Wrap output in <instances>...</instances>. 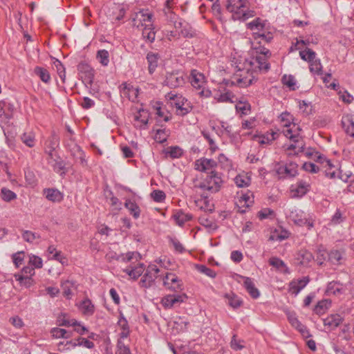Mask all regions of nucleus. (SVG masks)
<instances>
[{
    "label": "nucleus",
    "instance_id": "obj_48",
    "mask_svg": "<svg viewBox=\"0 0 354 354\" xmlns=\"http://www.w3.org/2000/svg\"><path fill=\"white\" fill-rule=\"evenodd\" d=\"M74 286V282L71 281L66 280L65 281H63L61 286L63 291V295L67 298H69L72 295L71 288H73Z\"/></svg>",
    "mask_w": 354,
    "mask_h": 354
},
{
    "label": "nucleus",
    "instance_id": "obj_21",
    "mask_svg": "<svg viewBox=\"0 0 354 354\" xmlns=\"http://www.w3.org/2000/svg\"><path fill=\"white\" fill-rule=\"evenodd\" d=\"M149 118V113L145 109H140L138 113L135 115V124L134 125L140 129H146L148 124Z\"/></svg>",
    "mask_w": 354,
    "mask_h": 354
},
{
    "label": "nucleus",
    "instance_id": "obj_59",
    "mask_svg": "<svg viewBox=\"0 0 354 354\" xmlns=\"http://www.w3.org/2000/svg\"><path fill=\"white\" fill-rule=\"evenodd\" d=\"M151 196L154 201L160 203L165 199L166 195L163 191L156 189L151 192Z\"/></svg>",
    "mask_w": 354,
    "mask_h": 354
},
{
    "label": "nucleus",
    "instance_id": "obj_42",
    "mask_svg": "<svg viewBox=\"0 0 354 354\" xmlns=\"http://www.w3.org/2000/svg\"><path fill=\"white\" fill-rule=\"evenodd\" d=\"M14 277L21 286L26 288H29L34 283V280L32 277L24 276V274H15Z\"/></svg>",
    "mask_w": 354,
    "mask_h": 354
},
{
    "label": "nucleus",
    "instance_id": "obj_6",
    "mask_svg": "<svg viewBox=\"0 0 354 354\" xmlns=\"http://www.w3.org/2000/svg\"><path fill=\"white\" fill-rule=\"evenodd\" d=\"M254 80L252 73H250L249 70L247 71H240L232 77L231 83L239 87L245 88L251 85Z\"/></svg>",
    "mask_w": 354,
    "mask_h": 354
},
{
    "label": "nucleus",
    "instance_id": "obj_26",
    "mask_svg": "<svg viewBox=\"0 0 354 354\" xmlns=\"http://www.w3.org/2000/svg\"><path fill=\"white\" fill-rule=\"evenodd\" d=\"M343 321V318L338 314L330 315L324 319V324L331 329L337 328Z\"/></svg>",
    "mask_w": 354,
    "mask_h": 354
},
{
    "label": "nucleus",
    "instance_id": "obj_46",
    "mask_svg": "<svg viewBox=\"0 0 354 354\" xmlns=\"http://www.w3.org/2000/svg\"><path fill=\"white\" fill-rule=\"evenodd\" d=\"M328 260L335 265L341 264L342 253L338 250H332L328 254Z\"/></svg>",
    "mask_w": 354,
    "mask_h": 354
},
{
    "label": "nucleus",
    "instance_id": "obj_63",
    "mask_svg": "<svg viewBox=\"0 0 354 354\" xmlns=\"http://www.w3.org/2000/svg\"><path fill=\"white\" fill-rule=\"evenodd\" d=\"M192 106H190L188 101H187L185 106H180L179 110L176 111V114L180 116H184L189 113L192 111Z\"/></svg>",
    "mask_w": 354,
    "mask_h": 354
},
{
    "label": "nucleus",
    "instance_id": "obj_31",
    "mask_svg": "<svg viewBox=\"0 0 354 354\" xmlns=\"http://www.w3.org/2000/svg\"><path fill=\"white\" fill-rule=\"evenodd\" d=\"M244 286L252 298L257 299V297H259V292L258 289L254 286V284L250 278H245Z\"/></svg>",
    "mask_w": 354,
    "mask_h": 354
},
{
    "label": "nucleus",
    "instance_id": "obj_33",
    "mask_svg": "<svg viewBox=\"0 0 354 354\" xmlns=\"http://www.w3.org/2000/svg\"><path fill=\"white\" fill-rule=\"evenodd\" d=\"M152 18V15L151 13L145 12L144 11H140L136 14V17L133 19V26H136L139 27V24H137V21L141 22V25L142 21L144 22H151Z\"/></svg>",
    "mask_w": 354,
    "mask_h": 354
},
{
    "label": "nucleus",
    "instance_id": "obj_51",
    "mask_svg": "<svg viewBox=\"0 0 354 354\" xmlns=\"http://www.w3.org/2000/svg\"><path fill=\"white\" fill-rule=\"evenodd\" d=\"M1 198L4 201L10 202L17 198V194L12 191L3 187L1 190Z\"/></svg>",
    "mask_w": 354,
    "mask_h": 354
},
{
    "label": "nucleus",
    "instance_id": "obj_50",
    "mask_svg": "<svg viewBox=\"0 0 354 354\" xmlns=\"http://www.w3.org/2000/svg\"><path fill=\"white\" fill-rule=\"evenodd\" d=\"M299 55L303 60L308 61L310 63L315 58V53L310 48L301 50Z\"/></svg>",
    "mask_w": 354,
    "mask_h": 354
},
{
    "label": "nucleus",
    "instance_id": "obj_22",
    "mask_svg": "<svg viewBox=\"0 0 354 354\" xmlns=\"http://www.w3.org/2000/svg\"><path fill=\"white\" fill-rule=\"evenodd\" d=\"M307 156L311 157L314 160H316L322 164H325L324 167H328L325 170L326 176H328V173H331L333 170V166L330 160L326 159L317 151L306 152Z\"/></svg>",
    "mask_w": 354,
    "mask_h": 354
},
{
    "label": "nucleus",
    "instance_id": "obj_29",
    "mask_svg": "<svg viewBox=\"0 0 354 354\" xmlns=\"http://www.w3.org/2000/svg\"><path fill=\"white\" fill-rule=\"evenodd\" d=\"M144 270L145 265L143 263H140L139 265L135 267H131L124 269V272L133 279H136L140 276H141Z\"/></svg>",
    "mask_w": 354,
    "mask_h": 354
},
{
    "label": "nucleus",
    "instance_id": "obj_25",
    "mask_svg": "<svg viewBox=\"0 0 354 354\" xmlns=\"http://www.w3.org/2000/svg\"><path fill=\"white\" fill-rule=\"evenodd\" d=\"M44 194L48 201L54 203L60 202L64 198L63 194L57 189H45Z\"/></svg>",
    "mask_w": 354,
    "mask_h": 354
},
{
    "label": "nucleus",
    "instance_id": "obj_36",
    "mask_svg": "<svg viewBox=\"0 0 354 354\" xmlns=\"http://www.w3.org/2000/svg\"><path fill=\"white\" fill-rule=\"evenodd\" d=\"M142 37L147 41L152 43L156 37V32L153 30V28H152V25H146L142 30Z\"/></svg>",
    "mask_w": 354,
    "mask_h": 354
},
{
    "label": "nucleus",
    "instance_id": "obj_12",
    "mask_svg": "<svg viewBox=\"0 0 354 354\" xmlns=\"http://www.w3.org/2000/svg\"><path fill=\"white\" fill-rule=\"evenodd\" d=\"M309 281L310 279L308 277H304L301 279L291 281L288 285V292L297 296L306 286Z\"/></svg>",
    "mask_w": 354,
    "mask_h": 354
},
{
    "label": "nucleus",
    "instance_id": "obj_11",
    "mask_svg": "<svg viewBox=\"0 0 354 354\" xmlns=\"http://www.w3.org/2000/svg\"><path fill=\"white\" fill-rule=\"evenodd\" d=\"M162 279L163 285L167 289L174 291L181 290L183 289V283L179 280L178 277L174 273H167Z\"/></svg>",
    "mask_w": 354,
    "mask_h": 354
},
{
    "label": "nucleus",
    "instance_id": "obj_41",
    "mask_svg": "<svg viewBox=\"0 0 354 354\" xmlns=\"http://www.w3.org/2000/svg\"><path fill=\"white\" fill-rule=\"evenodd\" d=\"M330 304V300L323 299L317 303V304L315 306L314 310L316 314L322 315L329 308Z\"/></svg>",
    "mask_w": 354,
    "mask_h": 354
},
{
    "label": "nucleus",
    "instance_id": "obj_7",
    "mask_svg": "<svg viewBox=\"0 0 354 354\" xmlns=\"http://www.w3.org/2000/svg\"><path fill=\"white\" fill-rule=\"evenodd\" d=\"M159 272L160 270L156 265H149L140 280V283L141 286L145 288H149L151 286L156 279L158 277Z\"/></svg>",
    "mask_w": 354,
    "mask_h": 354
},
{
    "label": "nucleus",
    "instance_id": "obj_57",
    "mask_svg": "<svg viewBox=\"0 0 354 354\" xmlns=\"http://www.w3.org/2000/svg\"><path fill=\"white\" fill-rule=\"evenodd\" d=\"M140 259V254L136 252H129L126 254L125 256L122 255L121 256V260L123 262H130L132 260L135 259L136 261H138Z\"/></svg>",
    "mask_w": 354,
    "mask_h": 354
},
{
    "label": "nucleus",
    "instance_id": "obj_5",
    "mask_svg": "<svg viewBox=\"0 0 354 354\" xmlns=\"http://www.w3.org/2000/svg\"><path fill=\"white\" fill-rule=\"evenodd\" d=\"M290 217L299 226H307L310 230L314 226V220L311 216L301 210L292 211Z\"/></svg>",
    "mask_w": 354,
    "mask_h": 354
},
{
    "label": "nucleus",
    "instance_id": "obj_17",
    "mask_svg": "<svg viewBox=\"0 0 354 354\" xmlns=\"http://www.w3.org/2000/svg\"><path fill=\"white\" fill-rule=\"evenodd\" d=\"M187 299L185 294L183 295H169L165 296L162 299V304L167 308H172L176 304H180Z\"/></svg>",
    "mask_w": 354,
    "mask_h": 354
},
{
    "label": "nucleus",
    "instance_id": "obj_53",
    "mask_svg": "<svg viewBox=\"0 0 354 354\" xmlns=\"http://www.w3.org/2000/svg\"><path fill=\"white\" fill-rule=\"evenodd\" d=\"M167 137H168V133H167V131L165 129L156 130V134L154 136V139L156 142H158L159 143H162L167 140Z\"/></svg>",
    "mask_w": 354,
    "mask_h": 354
},
{
    "label": "nucleus",
    "instance_id": "obj_24",
    "mask_svg": "<svg viewBox=\"0 0 354 354\" xmlns=\"http://www.w3.org/2000/svg\"><path fill=\"white\" fill-rule=\"evenodd\" d=\"M345 288L342 283L337 281H331L328 283L326 292L328 295H339L344 294Z\"/></svg>",
    "mask_w": 354,
    "mask_h": 354
},
{
    "label": "nucleus",
    "instance_id": "obj_61",
    "mask_svg": "<svg viewBox=\"0 0 354 354\" xmlns=\"http://www.w3.org/2000/svg\"><path fill=\"white\" fill-rule=\"evenodd\" d=\"M236 109L242 114L246 115L250 110V105L249 103L240 102L236 105Z\"/></svg>",
    "mask_w": 354,
    "mask_h": 354
},
{
    "label": "nucleus",
    "instance_id": "obj_27",
    "mask_svg": "<svg viewBox=\"0 0 354 354\" xmlns=\"http://www.w3.org/2000/svg\"><path fill=\"white\" fill-rule=\"evenodd\" d=\"M79 308L85 316H91L95 312V306L89 299H84L80 304Z\"/></svg>",
    "mask_w": 354,
    "mask_h": 354
},
{
    "label": "nucleus",
    "instance_id": "obj_4",
    "mask_svg": "<svg viewBox=\"0 0 354 354\" xmlns=\"http://www.w3.org/2000/svg\"><path fill=\"white\" fill-rule=\"evenodd\" d=\"M223 180L221 176L216 172H212V174L208 175L198 187L210 193H216L220 189Z\"/></svg>",
    "mask_w": 354,
    "mask_h": 354
},
{
    "label": "nucleus",
    "instance_id": "obj_2",
    "mask_svg": "<svg viewBox=\"0 0 354 354\" xmlns=\"http://www.w3.org/2000/svg\"><path fill=\"white\" fill-rule=\"evenodd\" d=\"M279 118L284 127L283 130L284 136L293 142L288 147L287 150H295V153L304 152V143L299 133L301 129L297 124L292 122V115L288 112H284L280 115Z\"/></svg>",
    "mask_w": 354,
    "mask_h": 354
},
{
    "label": "nucleus",
    "instance_id": "obj_39",
    "mask_svg": "<svg viewBox=\"0 0 354 354\" xmlns=\"http://www.w3.org/2000/svg\"><path fill=\"white\" fill-rule=\"evenodd\" d=\"M70 345L72 346H84L86 348H91L94 346L93 342L85 339V338H78L73 341H68L66 344V346Z\"/></svg>",
    "mask_w": 354,
    "mask_h": 354
},
{
    "label": "nucleus",
    "instance_id": "obj_38",
    "mask_svg": "<svg viewBox=\"0 0 354 354\" xmlns=\"http://www.w3.org/2000/svg\"><path fill=\"white\" fill-rule=\"evenodd\" d=\"M297 259L301 264L306 265L313 259V256L311 252L306 250H301L297 254Z\"/></svg>",
    "mask_w": 354,
    "mask_h": 354
},
{
    "label": "nucleus",
    "instance_id": "obj_35",
    "mask_svg": "<svg viewBox=\"0 0 354 354\" xmlns=\"http://www.w3.org/2000/svg\"><path fill=\"white\" fill-rule=\"evenodd\" d=\"M50 334L51 335L56 339L59 338H65L68 339L71 337L72 333L67 331L65 329L59 328H53L50 330Z\"/></svg>",
    "mask_w": 354,
    "mask_h": 354
},
{
    "label": "nucleus",
    "instance_id": "obj_55",
    "mask_svg": "<svg viewBox=\"0 0 354 354\" xmlns=\"http://www.w3.org/2000/svg\"><path fill=\"white\" fill-rule=\"evenodd\" d=\"M21 140L29 147H32L35 145V136L32 133H24L21 136Z\"/></svg>",
    "mask_w": 354,
    "mask_h": 354
},
{
    "label": "nucleus",
    "instance_id": "obj_18",
    "mask_svg": "<svg viewBox=\"0 0 354 354\" xmlns=\"http://www.w3.org/2000/svg\"><path fill=\"white\" fill-rule=\"evenodd\" d=\"M77 70L82 75V78H84L89 84L92 83L94 77V71L89 64L85 62H81L77 66Z\"/></svg>",
    "mask_w": 354,
    "mask_h": 354
},
{
    "label": "nucleus",
    "instance_id": "obj_49",
    "mask_svg": "<svg viewBox=\"0 0 354 354\" xmlns=\"http://www.w3.org/2000/svg\"><path fill=\"white\" fill-rule=\"evenodd\" d=\"M226 298L228 299V304L233 308H237L242 304V301L234 294L226 295Z\"/></svg>",
    "mask_w": 354,
    "mask_h": 354
},
{
    "label": "nucleus",
    "instance_id": "obj_23",
    "mask_svg": "<svg viewBox=\"0 0 354 354\" xmlns=\"http://www.w3.org/2000/svg\"><path fill=\"white\" fill-rule=\"evenodd\" d=\"M189 80L194 88L200 89L205 83V76L197 70H192Z\"/></svg>",
    "mask_w": 354,
    "mask_h": 354
},
{
    "label": "nucleus",
    "instance_id": "obj_45",
    "mask_svg": "<svg viewBox=\"0 0 354 354\" xmlns=\"http://www.w3.org/2000/svg\"><path fill=\"white\" fill-rule=\"evenodd\" d=\"M22 238L25 241L32 243L37 239H40V235L36 232L30 230H25L22 233Z\"/></svg>",
    "mask_w": 354,
    "mask_h": 354
},
{
    "label": "nucleus",
    "instance_id": "obj_13",
    "mask_svg": "<svg viewBox=\"0 0 354 354\" xmlns=\"http://www.w3.org/2000/svg\"><path fill=\"white\" fill-rule=\"evenodd\" d=\"M189 322L185 317H176L171 322L172 332L174 334L185 333L187 330Z\"/></svg>",
    "mask_w": 354,
    "mask_h": 354
},
{
    "label": "nucleus",
    "instance_id": "obj_32",
    "mask_svg": "<svg viewBox=\"0 0 354 354\" xmlns=\"http://www.w3.org/2000/svg\"><path fill=\"white\" fill-rule=\"evenodd\" d=\"M269 263L270 266L274 267L277 270H279L283 273H289V269L286 263L277 257H272L269 259Z\"/></svg>",
    "mask_w": 354,
    "mask_h": 354
},
{
    "label": "nucleus",
    "instance_id": "obj_44",
    "mask_svg": "<svg viewBox=\"0 0 354 354\" xmlns=\"http://www.w3.org/2000/svg\"><path fill=\"white\" fill-rule=\"evenodd\" d=\"M234 183L239 187H248L250 184V178L245 174H239L234 178Z\"/></svg>",
    "mask_w": 354,
    "mask_h": 354
},
{
    "label": "nucleus",
    "instance_id": "obj_40",
    "mask_svg": "<svg viewBox=\"0 0 354 354\" xmlns=\"http://www.w3.org/2000/svg\"><path fill=\"white\" fill-rule=\"evenodd\" d=\"M234 97V95L231 91H226L223 93H220L218 95H214V98L217 102H230L233 103V98Z\"/></svg>",
    "mask_w": 354,
    "mask_h": 354
},
{
    "label": "nucleus",
    "instance_id": "obj_64",
    "mask_svg": "<svg viewBox=\"0 0 354 354\" xmlns=\"http://www.w3.org/2000/svg\"><path fill=\"white\" fill-rule=\"evenodd\" d=\"M202 134L203 137L208 141L210 150L213 152L216 151L218 149V147L216 146L214 140L210 137L209 134L205 131H203Z\"/></svg>",
    "mask_w": 354,
    "mask_h": 354
},
{
    "label": "nucleus",
    "instance_id": "obj_16",
    "mask_svg": "<svg viewBox=\"0 0 354 354\" xmlns=\"http://www.w3.org/2000/svg\"><path fill=\"white\" fill-rule=\"evenodd\" d=\"M254 203V196L251 192H248L243 194L237 201L236 205L239 208V212L245 213L247 209L252 206Z\"/></svg>",
    "mask_w": 354,
    "mask_h": 354
},
{
    "label": "nucleus",
    "instance_id": "obj_43",
    "mask_svg": "<svg viewBox=\"0 0 354 354\" xmlns=\"http://www.w3.org/2000/svg\"><path fill=\"white\" fill-rule=\"evenodd\" d=\"M66 314H61L57 317V322L59 326H76V325H80V322H78L75 319H68L66 317Z\"/></svg>",
    "mask_w": 354,
    "mask_h": 354
},
{
    "label": "nucleus",
    "instance_id": "obj_60",
    "mask_svg": "<svg viewBox=\"0 0 354 354\" xmlns=\"http://www.w3.org/2000/svg\"><path fill=\"white\" fill-rule=\"evenodd\" d=\"M283 84L288 87H289L291 90H295V84L296 82L295 77L292 75H284L282 78Z\"/></svg>",
    "mask_w": 354,
    "mask_h": 354
},
{
    "label": "nucleus",
    "instance_id": "obj_62",
    "mask_svg": "<svg viewBox=\"0 0 354 354\" xmlns=\"http://www.w3.org/2000/svg\"><path fill=\"white\" fill-rule=\"evenodd\" d=\"M29 264L36 268H41L43 266V261L40 257L33 255L30 257Z\"/></svg>",
    "mask_w": 354,
    "mask_h": 354
},
{
    "label": "nucleus",
    "instance_id": "obj_15",
    "mask_svg": "<svg viewBox=\"0 0 354 354\" xmlns=\"http://www.w3.org/2000/svg\"><path fill=\"white\" fill-rule=\"evenodd\" d=\"M119 89L120 95L129 100L134 101L138 97V88L133 87L130 84L124 82L120 86Z\"/></svg>",
    "mask_w": 354,
    "mask_h": 354
},
{
    "label": "nucleus",
    "instance_id": "obj_28",
    "mask_svg": "<svg viewBox=\"0 0 354 354\" xmlns=\"http://www.w3.org/2000/svg\"><path fill=\"white\" fill-rule=\"evenodd\" d=\"M160 56L158 53L149 52L147 55L148 69L150 74H152L158 66Z\"/></svg>",
    "mask_w": 354,
    "mask_h": 354
},
{
    "label": "nucleus",
    "instance_id": "obj_9",
    "mask_svg": "<svg viewBox=\"0 0 354 354\" xmlns=\"http://www.w3.org/2000/svg\"><path fill=\"white\" fill-rule=\"evenodd\" d=\"M216 166L217 163L215 160L205 158L196 160L194 163L195 169L199 171L209 173V174H212V172H214V169Z\"/></svg>",
    "mask_w": 354,
    "mask_h": 354
},
{
    "label": "nucleus",
    "instance_id": "obj_19",
    "mask_svg": "<svg viewBox=\"0 0 354 354\" xmlns=\"http://www.w3.org/2000/svg\"><path fill=\"white\" fill-rule=\"evenodd\" d=\"M166 84L170 87L176 88L185 84V79L179 73H172L167 75Z\"/></svg>",
    "mask_w": 354,
    "mask_h": 354
},
{
    "label": "nucleus",
    "instance_id": "obj_14",
    "mask_svg": "<svg viewBox=\"0 0 354 354\" xmlns=\"http://www.w3.org/2000/svg\"><path fill=\"white\" fill-rule=\"evenodd\" d=\"M14 109L12 104L0 101V122H8L13 117Z\"/></svg>",
    "mask_w": 354,
    "mask_h": 354
},
{
    "label": "nucleus",
    "instance_id": "obj_20",
    "mask_svg": "<svg viewBox=\"0 0 354 354\" xmlns=\"http://www.w3.org/2000/svg\"><path fill=\"white\" fill-rule=\"evenodd\" d=\"M342 125L346 134L354 138V115L350 114L343 115Z\"/></svg>",
    "mask_w": 354,
    "mask_h": 354
},
{
    "label": "nucleus",
    "instance_id": "obj_34",
    "mask_svg": "<svg viewBox=\"0 0 354 354\" xmlns=\"http://www.w3.org/2000/svg\"><path fill=\"white\" fill-rule=\"evenodd\" d=\"M124 207L129 211L130 214L133 215L134 218H138L140 214V209L139 206L134 202L127 200L124 203Z\"/></svg>",
    "mask_w": 354,
    "mask_h": 354
},
{
    "label": "nucleus",
    "instance_id": "obj_3",
    "mask_svg": "<svg viewBox=\"0 0 354 354\" xmlns=\"http://www.w3.org/2000/svg\"><path fill=\"white\" fill-rule=\"evenodd\" d=\"M226 8L236 19L245 21L255 15L254 10L248 9V0H227Z\"/></svg>",
    "mask_w": 354,
    "mask_h": 354
},
{
    "label": "nucleus",
    "instance_id": "obj_10",
    "mask_svg": "<svg viewBox=\"0 0 354 354\" xmlns=\"http://www.w3.org/2000/svg\"><path fill=\"white\" fill-rule=\"evenodd\" d=\"M298 165L292 161L286 165H279L276 169L277 173L283 176L292 178L297 175Z\"/></svg>",
    "mask_w": 354,
    "mask_h": 354
},
{
    "label": "nucleus",
    "instance_id": "obj_37",
    "mask_svg": "<svg viewBox=\"0 0 354 354\" xmlns=\"http://www.w3.org/2000/svg\"><path fill=\"white\" fill-rule=\"evenodd\" d=\"M34 72L43 82L47 84L50 81V75L47 69L37 66L35 68Z\"/></svg>",
    "mask_w": 354,
    "mask_h": 354
},
{
    "label": "nucleus",
    "instance_id": "obj_54",
    "mask_svg": "<svg viewBox=\"0 0 354 354\" xmlns=\"http://www.w3.org/2000/svg\"><path fill=\"white\" fill-rule=\"evenodd\" d=\"M299 110L306 115L312 113L313 106L310 102H307L305 100L299 101Z\"/></svg>",
    "mask_w": 354,
    "mask_h": 354
},
{
    "label": "nucleus",
    "instance_id": "obj_1",
    "mask_svg": "<svg viewBox=\"0 0 354 354\" xmlns=\"http://www.w3.org/2000/svg\"><path fill=\"white\" fill-rule=\"evenodd\" d=\"M248 28L253 31V41L251 45L253 49L257 50L261 55L257 56L250 62V64L260 71L267 72L270 69V64L268 62V57L271 55L270 50L263 46L262 43H269L272 39V35L266 32L265 23L260 18H257L247 24Z\"/></svg>",
    "mask_w": 354,
    "mask_h": 354
},
{
    "label": "nucleus",
    "instance_id": "obj_52",
    "mask_svg": "<svg viewBox=\"0 0 354 354\" xmlns=\"http://www.w3.org/2000/svg\"><path fill=\"white\" fill-rule=\"evenodd\" d=\"M166 153L172 158H178L183 155V150L177 146L170 147L167 149Z\"/></svg>",
    "mask_w": 354,
    "mask_h": 354
},
{
    "label": "nucleus",
    "instance_id": "obj_58",
    "mask_svg": "<svg viewBox=\"0 0 354 354\" xmlns=\"http://www.w3.org/2000/svg\"><path fill=\"white\" fill-rule=\"evenodd\" d=\"M116 354H131L129 344L118 342Z\"/></svg>",
    "mask_w": 354,
    "mask_h": 354
},
{
    "label": "nucleus",
    "instance_id": "obj_47",
    "mask_svg": "<svg viewBox=\"0 0 354 354\" xmlns=\"http://www.w3.org/2000/svg\"><path fill=\"white\" fill-rule=\"evenodd\" d=\"M97 59L100 63L106 66L109 63V53L106 50H100L97 53Z\"/></svg>",
    "mask_w": 354,
    "mask_h": 354
},
{
    "label": "nucleus",
    "instance_id": "obj_8",
    "mask_svg": "<svg viewBox=\"0 0 354 354\" xmlns=\"http://www.w3.org/2000/svg\"><path fill=\"white\" fill-rule=\"evenodd\" d=\"M310 180L309 178L298 180L295 185H292L291 192L294 196L302 197L306 194L310 189Z\"/></svg>",
    "mask_w": 354,
    "mask_h": 354
},
{
    "label": "nucleus",
    "instance_id": "obj_30",
    "mask_svg": "<svg viewBox=\"0 0 354 354\" xmlns=\"http://www.w3.org/2000/svg\"><path fill=\"white\" fill-rule=\"evenodd\" d=\"M173 218L176 221V224L179 226H183L185 223L192 220V216L190 214L185 213L184 212L179 210L173 215Z\"/></svg>",
    "mask_w": 354,
    "mask_h": 354
},
{
    "label": "nucleus",
    "instance_id": "obj_56",
    "mask_svg": "<svg viewBox=\"0 0 354 354\" xmlns=\"http://www.w3.org/2000/svg\"><path fill=\"white\" fill-rule=\"evenodd\" d=\"M322 66L320 60L314 59L310 63V71L311 73L320 75L322 74Z\"/></svg>",
    "mask_w": 354,
    "mask_h": 354
}]
</instances>
